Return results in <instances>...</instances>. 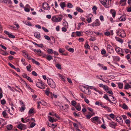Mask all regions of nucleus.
Here are the masks:
<instances>
[{"instance_id":"f257e3e1","label":"nucleus","mask_w":131,"mask_h":131,"mask_svg":"<svg viewBox=\"0 0 131 131\" xmlns=\"http://www.w3.org/2000/svg\"><path fill=\"white\" fill-rule=\"evenodd\" d=\"M102 4L106 8H108L111 6L109 4V1L111 0H99Z\"/></svg>"},{"instance_id":"f03ea898","label":"nucleus","mask_w":131,"mask_h":131,"mask_svg":"<svg viewBox=\"0 0 131 131\" xmlns=\"http://www.w3.org/2000/svg\"><path fill=\"white\" fill-rule=\"evenodd\" d=\"M115 49L116 52L119 54L121 56H124L123 49L120 48L119 47L116 46Z\"/></svg>"},{"instance_id":"7ed1b4c3","label":"nucleus","mask_w":131,"mask_h":131,"mask_svg":"<svg viewBox=\"0 0 131 131\" xmlns=\"http://www.w3.org/2000/svg\"><path fill=\"white\" fill-rule=\"evenodd\" d=\"M101 23L98 19H96L94 22L91 24V26L92 27H97L100 26Z\"/></svg>"},{"instance_id":"20e7f679","label":"nucleus","mask_w":131,"mask_h":131,"mask_svg":"<svg viewBox=\"0 0 131 131\" xmlns=\"http://www.w3.org/2000/svg\"><path fill=\"white\" fill-rule=\"evenodd\" d=\"M107 50L108 53L110 54L114 52V49L113 47L110 44L107 45Z\"/></svg>"},{"instance_id":"39448f33","label":"nucleus","mask_w":131,"mask_h":131,"mask_svg":"<svg viewBox=\"0 0 131 131\" xmlns=\"http://www.w3.org/2000/svg\"><path fill=\"white\" fill-rule=\"evenodd\" d=\"M36 85L37 87L40 89H43L45 88L43 83L41 81L37 82L36 83Z\"/></svg>"},{"instance_id":"423d86ee","label":"nucleus","mask_w":131,"mask_h":131,"mask_svg":"<svg viewBox=\"0 0 131 131\" xmlns=\"http://www.w3.org/2000/svg\"><path fill=\"white\" fill-rule=\"evenodd\" d=\"M50 86L52 88H55L56 87L55 84L53 80L50 78Z\"/></svg>"},{"instance_id":"0eeeda50","label":"nucleus","mask_w":131,"mask_h":131,"mask_svg":"<svg viewBox=\"0 0 131 131\" xmlns=\"http://www.w3.org/2000/svg\"><path fill=\"white\" fill-rule=\"evenodd\" d=\"M17 127L21 130H24L27 128V127L26 125L21 124L18 125Z\"/></svg>"},{"instance_id":"6e6552de","label":"nucleus","mask_w":131,"mask_h":131,"mask_svg":"<svg viewBox=\"0 0 131 131\" xmlns=\"http://www.w3.org/2000/svg\"><path fill=\"white\" fill-rule=\"evenodd\" d=\"M22 52L23 53V55L24 56L26 57L29 60L31 59V57L29 56L28 54L26 51L25 50H23Z\"/></svg>"},{"instance_id":"1a4fd4ad","label":"nucleus","mask_w":131,"mask_h":131,"mask_svg":"<svg viewBox=\"0 0 131 131\" xmlns=\"http://www.w3.org/2000/svg\"><path fill=\"white\" fill-rule=\"evenodd\" d=\"M116 121L120 125L123 123V120L122 118L119 117H115Z\"/></svg>"},{"instance_id":"9d476101","label":"nucleus","mask_w":131,"mask_h":131,"mask_svg":"<svg viewBox=\"0 0 131 131\" xmlns=\"http://www.w3.org/2000/svg\"><path fill=\"white\" fill-rule=\"evenodd\" d=\"M99 117L96 116L91 118V120L92 122L96 124L95 122H97L99 121Z\"/></svg>"},{"instance_id":"9b49d317","label":"nucleus","mask_w":131,"mask_h":131,"mask_svg":"<svg viewBox=\"0 0 131 131\" xmlns=\"http://www.w3.org/2000/svg\"><path fill=\"white\" fill-rule=\"evenodd\" d=\"M120 32V34L119 35V36L121 37L124 38L126 36L125 31L121 29Z\"/></svg>"},{"instance_id":"f8f14e48","label":"nucleus","mask_w":131,"mask_h":131,"mask_svg":"<svg viewBox=\"0 0 131 131\" xmlns=\"http://www.w3.org/2000/svg\"><path fill=\"white\" fill-rule=\"evenodd\" d=\"M127 0H121L119 2V4H121L122 6H124L126 5Z\"/></svg>"},{"instance_id":"ddd939ff","label":"nucleus","mask_w":131,"mask_h":131,"mask_svg":"<svg viewBox=\"0 0 131 131\" xmlns=\"http://www.w3.org/2000/svg\"><path fill=\"white\" fill-rule=\"evenodd\" d=\"M42 7L44 9L47 10L49 8V6L48 3H45L43 4Z\"/></svg>"},{"instance_id":"4468645a","label":"nucleus","mask_w":131,"mask_h":131,"mask_svg":"<svg viewBox=\"0 0 131 131\" xmlns=\"http://www.w3.org/2000/svg\"><path fill=\"white\" fill-rule=\"evenodd\" d=\"M110 13L112 14V17L114 18L115 16L116 12L113 9H111L110 11Z\"/></svg>"},{"instance_id":"2eb2a0df","label":"nucleus","mask_w":131,"mask_h":131,"mask_svg":"<svg viewBox=\"0 0 131 131\" xmlns=\"http://www.w3.org/2000/svg\"><path fill=\"white\" fill-rule=\"evenodd\" d=\"M109 125L110 127L114 129L115 128V127L117 125L116 123L113 122L109 123Z\"/></svg>"},{"instance_id":"dca6fc26","label":"nucleus","mask_w":131,"mask_h":131,"mask_svg":"<svg viewBox=\"0 0 131 131\" xmlns=\"http://www.w3.org/2000/svg\"><path fill=\"white\" fill-rule=\"evenodd\" d=\"M112 57L114 61H119L120 60V58L118 56H112Z\"/></svg>"},{"instance_id":"f3484780","label":"nucleus","mask_w":131,"mask_h":131,"mask_svg":"<svg viewBox=\"0 0 131 131\" xmlns=\"http://www.w3.org/2000/svg\"><path fill=\"white\" fill-rule=\"evenodd\" d=\"M62 19V18L61 17H58L57 18H52V20H53L55 22H58L61 21Z\"/></svg>"},{"instance_id":"a211bd4d","label":"nucleus","mask_w":131,"mask_h":131,"mask_svg":"<svg viewBox=\"0 0 131 131\" xmlns=\"http://www.w3.org/2000/svg\"><path fill=\"white\" fill-rule=\"evenodd\" d=\"M120 106L124 110H128V108L127 106L125 103H124L122 105H120Z\"/></svg>"},{"instance_id":"6ab92c4d","label":"nucleus","mask_w":131,"mask_h":131,"mask_svg":"<svg viewBox=\"0 0 131 131\" xmlns=\"http://www.w3.org/2000/svg\"><path fill=\"white\" fill-rule=\"evenodd\" d=\"M115 38L116 40L117 41L121 43H123L124 40L123 39L117 37H115Z\"/></svg>"},{"instance_id":"aec40b11","label":"nucleus","mask_w":131,"mask_h":131,"mask_svg":"<svg viewBox=\"0 0 131 131\" xmlns=\"http://www.w3.org/2000/svg\"><path fill=\"white\" fill-rule=\"evenodd\" d=\"M2 3L11 4H12V2L10 0H3Z\"/></svg>"},{"instance_id":"412c9836","label":"nucleus","mask_w":131,"mask_h":131,"mask_svg":"<svg viewBox=\"0 0 131 131\" xmlns=\"http://www.w3.org/2000/svg\"><path fill=\"white\" fill-rule=\"evenodd\" d=\"M87 86H88L87 88H86L87 90H88L89 89H93L96 92H98L97 89L95 88L93 86H90L88 85H87Z\"/></svg>"},{"instance_id":"4be33fe9","label":"nucleus","mask_w":131,"mask_h":131,"mask_svg":"<svg viewBox=\"0 0 131 131\" xmlns=\"http://www.w3.org/2000/svg\"><path fill=\"white\" fill-rule=\"evenodd\" d=\"M103 97L107 101H109L111 103H114L113 102H112L110 99L108 97L107 95L105 94H104V95L103 96Z\"/></svg>"},{"instance_id":"5701e85b","label":"nucleus","mask_w":131,"mask_h":131,"mask_svg":"<svg viewBox=\"0 0 131 131\" xmlns=\"http://www.w3.org/2000/svg\"><path fill=\"white\" fill-rule=\"evenodd\" d=\"M34 36L36 38L39 39L40 38V34L39 32H36L34 34Z\"/></svg>"},{"instance_id":"b1692460","label":"nucleus","mask_w":131,"mask_h":131,"mask_svg":"<svg viewBox=\"0 0 131 131\" xmlns=\"http://www.w3.org/2000/svg\"><path fill=\"white\" fill-rule=\"evenodd\" d=\"M119 18V21H125L126 19V17L124 16H121Z\"/></svg>"},{"instance_id":"393cba45","label":"nucleus","mask_w":131,"mask_h":131,"mask_svg":"<svg viewBox=\"0 0 131 131\" xmlns=\"http://www.w3.org/2000/svg\"><path fill=\"white\" fill-rule=\"evenodd\" d=\"M50 43H54L55 42V38L52 36H51L50 37Z\"/></svg>"},{"instance_id":"a878e982","label":"nucleus","mask_w":131,"mask_h":131,"mask_svg":"<svg viewBox=\"0 0 131 131\" xmlns=\"http://www.w3.org/2000/svg\"><path fill=\"white\" fill-rule=\"evenodd\" d=\"M89 114H90V115L89 114L87 115L86 116V118L87 119H90L91 116H93L95 114L94 113H93L92 114H91L89 112Z\"/></svg>"},{"instance_id":"bb28decb","label":"nucleus","mask_w":131,"mask_h":131,"mask_svg":"<svg viewBox=\"0 0 131 131\" xmlns=\"http://www.w3.org/2000/svg\"><path fill=\"white\" fill-rule=\"evenodd\" d=\"M60 5L63 9H64V7H66V4L64 2L61 3L60 4Z\"/></svg>"},{"instance_id":"cd10ccee","label":"nucleus","mask_w":131,"mask_h":131,"mask_svg":"<svg viewBox=\"0 0 131 131\" xmlns=\"http://www.w3.org/2000/svg\"><path fill=\"white\" fill-rule=\"evenodd\" d=\"M75 108L78 111H80L81 108L80 106V104L79 103H78L77 104V105L75 106Z\"/></svg>"},{"instance_id":"c85d7f7f","label":"nucleus","mask_w":131,"mask_h":131,"mask_svg":"<svg viewBox=\"0 0 131 131\" xmlns=\"http://www.w3.org/2000/svg\"><path fill=\"white\" fill-rule=\"evenodd\" d=\"M131 88V86L128 83H127L125 86L124 89H128Z\"/></svg>"},{"instance_id":"c756f323","label":"nucleus","mask_w":131,"mask_h":131,"mask_svg":"<svg viewBox=\"0 0 131 131\" xmlns=\"http://www.w3.org/2000/svg\"><path fill=\"white\" fill-rule=\"evenodd\" d=\"M76 10L79 12L81 13H82L84 11L82 9L80 8L79 7H77L76 8Z\"/></svg>"},{"instance_id":"7c9ffc66","label":"nucleus","mask_w":131,"mask_h":131,"mask_svg":"<svg viewBox=\"0 0 131 131\" xmlns=\"http://www.w3.org/2000/svg\"><path fill=\"white\" fill-rule=\"evenodd\" d=\"M57 121V119H54V118L50 116V122L53 123L54 122H56Z\"/></svg>"},{"instance_id":"2f4dec72","label":"nucleus","mask_w":131,"mask_h":131,"mask_svg":"<svg viewBox=\"0 0 131 131\" xmlns=\"http://www.w3.org/2000/svg\"><path fill=\"white\" fill-rule=\"evenodd\" d=\"M41 104L42 105L44 106H46L47 105V103L44 101H42L41 102H38V104Z\"/></svg>"},{"instance_id":"473e14b6","label":"nucleus","mask_w":131,"mask_h":131,"mask_svg":"<svg viewBox=\"0 0 131 131\" xmlns=\"http://www.w3.org/2000/svg\"><path fill=\"white\" fill-rule=\"evenodd\" d=\"M13 127V126L12 125H8L7 126V129L9 130H10L12 129Z\"/></svg>"},{"instance_id":"72a5a7b5","label":"nucleus","mask_w":131,"mask_h":131,"mask_svg":"<svg viewBox=\"0 0 131 131\" xmlns=\"http://www.w3.org/2000/svg\"><path fill=\"white\" fill-rule=\"evenodd\" d=\"M56 67L58 69L60 70L61 69V66L60 64L59 63H57L56 64Z\"/></svg>"},{"instance_id":"f704fd0d","label":"nucleus","mask_w":131,"mask_h":131,"mask_svg":"<svg viewBox=\"0 0 131 131\" xmlns=\"http://www.w3.org/2000/svg\"><path fill=\"white\" fill-rule=\"evenodd\" d=\"M31 68V65L29 64L26 67V68L28 71L29 72H30L31 71V70L30 69Z\"/></svg>"},{"instance_id":"c9c22d12","label":"nucleus","mask_w":131,"mask_h":131,"mask_svg":"<svg viewBox=\"0 0 131 131\" xmlns=\"http://www.w3.org/2000/svg\"><path fill=\"white\" fill-rule=\"evenodd\" d=\"M57 125V123H55L54 124H50V127H52V128H55Z\"/></svg>"},{"instance_id":"e433bc0d","label":"nucleus","mask_w":131,"mask_h":131,"mask_svg":"<svg viewBox=\"0 0 131 131\" xmlns=\"http://www.w3.org/2000/svg\"><path fill=\"white\" fill-rule=\"evenodd\" d=\"M34 108H31L30 109L29 111L28 112V114H30L33 113H34Z\"/></svg>"},{"instance_id":"4c0bfd02","label":"nucleus","mask_w":131,"mask_h":131,"mask_svg":"<svg viewBox=\"0 0 131 131\" xmlns=\"http://www.w3.org/2000/svg\"><path fill=\"white\" fill-rule=\"evenodd\" d=\"M58 75L59 77L61 78V80L62 81H65V79H64V78L63 76V75H61V74H60V73H59Z\"/></svg>"},{"instance_id":"58836bf2","label":"nucleus","mask_w":131,"mask_h":131,"mask_svg":"<svg viewBox=\"0 0 131 131\" xmlns=\"http://www.w3.org/2000/svg\"><path fill=\"white\" fill-rule=\"evenodd\" d=\"M24 22V23L26 25H27L30 26H32L31 24L29 21H25V22Z\"/></svg>"},{"instance_id":"ea45409f","label":"nucleus","mask_w":131,"mask_h":131,"mask_svg":"<svg viewBox=\"0 0 131 131\" xmlns=\"http://www.w3.org/2000/svg\"><path fill=\"white\" fill-rule=\"evenodd\" d=\"M65 50L63 49L60 48L59 49L58 51L60 53H63L64 52Z\"/></svg>"},{"instance_id":"a19ab883","label":"nucleus","mask_w":131,"mask_h":131,"mask_svg":"<svg viewBox=\"0 0 131 131\" xmlns=\"http://www.w3.org/2000/svg\"><path fill=\"white\" fill-rule=\"evenodd\" d=\"M119 88L120 89H122L123 88V85L122 83H119L118 84Z\"/></svg>"},{"instance_id":"79ce46f5","label":"nucleus","mask_w":131,"mask_h":131,"mask_svg":"<svg viewBox=\"0 0 131 131\" xmlns=\"http://www.w3.org/2000/svg\"><path fill=\"white\" fill-rule=\"evenodd\" d=\"M103 88L104 90H105V91H106L109 90V88L106 85H104Z\"/></svg>"},{"instance_id":"37998d69","label":"nucleus","mask_w":131,"mask_h":131,"mask_svg":"<svg viewBox=\"0 0 131 131\" xmlns=\"http://www.w3.org/2000/svg\"><path fill=\"white\" fill-rule=\"evenodd\" d=\"M67 7L70 8H71L73 7V5L71 3H68L67 5Z\"/></svg>"},{"instance_id":"c03bdc74","label":"nucleus","mask_w":131,"mask_h":131,"mask_svg":"<svg viewBox=\"0 0 131 131\" xmlns=\"http://www.w3.org/2000/svg\"><path fill=\"white\" fill-rule=\"evenodd\" d=\"M106 51L105 49H103L101 51V53L102 55H104L106 54Z\"/></svg>"},{"instance_id":"a18cd8bd","label":"nucleus","mask_w":131,"mask_h":131,"mask_svg":"<svg viewBox=\"0 0 131 131\" xmlns=\"http://www.w3.org/2000/svg\"><path fill=\"white\" fill-rule=\"evenodd\" d=\"M99 18L101 21L102 22L104 21V17L102 15H101L100 16Z\"/></svg>"},{"instance_id":"49530a36","label":"nucleus","mask_w":131,"mask_h":131,"mask_svg":"<svg viewBox=\"0 0 131 131\" xmlns=\"http://www.w3.org/2000/svg\"><path fill=\"white\" fill-rule=\"evenodd\" d=\"M76 35L77 36L80 37L82 35H81V32L80 31H76Z\"/></svg>"},{"instance_id":"de8ad7c7","label":"nucleus","mask_w":131,"mask_h":131,"mask_svg":"<svg viewBox=\"0 0 131 131\" xmlns=\"http://www.w3.org/2000/svg\"><path fill=\"white\" fill-rule=\"evenodd\" d=\"M109 116L111 118L114 119V118L115 117V115L111 113L109 115Z\"/></svg>"},{"instance_id":"09e8293b","label":"nucleus","mask_w":131,"mask_h":131,"mask_svg":"<svg viewBox=\"0 0 131 131\" xmlns=\"http://www.w3.org/2000/svg\"><path fill=\"white\" fill-rule=\"evenodd\" d=\"M2 51L4 52L3 53H2L1 54L4 56H7L9 54L8 53L6 52V51H4V50H2Z\"/></svg>"},{"instance_id":"8fccbe9b","label":"nucleus","mask_w":131,"mask_h":131,"mask_svg":"<svg viewBox=\"0 0 131 131\" xmlns=\"http://www.w3.org/2000/svg\"><path fill=\"white\" fill-rule=\"evenodd\" d=\"M86 91H88V92H86L85 90H84V92L85 93V94H90L91 93V91L89 89L88 90H86Z\"/></svg>"},{"instance_id":"3c124183","label":"nucleus","mask_w":131,"mask_h":131,"mask_svg":"<svg viewBox=\"0 0 131 131\" xmlns=\"http://www.w3.org/2000/svg\"><path fill=\"white\" fill-rule=\"evenodd\" d=\"M2 114L3 116L5 117L7 115V114L5 111H3V112Z\"/></svg>"},{"instance_id":"603ef678","label":"nucleus","mask_w":131,"mask_h":131,"mask_svg":"<svg viewBox=\"0 0 131 131\" xmlns=\"http://www.w3.org/2000/svg\"><path fill=\"white\" fill-rule=\"evenodd\" d=\"M1 103L2 105H4L6 104V101L5 99H3L1 101Z\"/></svg>"},{"instance_id":"864d4df0","label":"nucleus","mask_w":131,"mask_h":131,"mask_svg":"<svg viewBox=\"0 0 131 131\" xmlns=\"http://www.w3.org/2000/svg\"><path fill=\"white\" fill-rule=\"evenodd\" d=\"M71 104L74 106H75L76 104V102L74 100H73L71 101Z\"/></svg>"},{"instance_id":"5fc2aeb1","label":"nucleus","mask_w":131,"mask_h":131,"mask_svg":"<svg viewBox=\"0 0 131 131\" xmlns=\"http://www.w3.org/2000/svg\"><path fill=\"white\" fill-rule=\"evenodd\" d=\"M41 50H40L39 49L38 50H37L36 51V53H37L39 55L41 56Z\"/></svg>"},{"instance_id":"6e6d98bb","label":"nucleus","mask_w":131,"mask_h":131,"mask_svg":"<svg viewBox=\"0 0 131 131\" xmlns=\"http://www.w3.org/2000/svg\"><path fill=\"white\" fill-rule=\"evenodd\" d=\"M87 43H88L87 42ZM84 46L86 49H90V48L89 45L88 44L85 45Z\"/></svg>"},{"instance_id":"4d7b16f0","label":"nucleus","mask_w":131,"mask_h":131,"mask_svg":"<svg viewBox=\"0 0 131 131\" xmlns=\"http://www.w3.org/2000/svg\"><path fill=\"white\" fill-rule=\"evenodd\" d=\"M86 20L87 21L88 23H90L92 21L91 19V17H89L87 18L86 19Z\"/></svg>"},{"instance_id":"13d9d810","label":"nucleus","mask_w":131,"mask_h":131,"mask_svg":"<svg viewBox=\"0 0 131 131\" xmlns=\"http://www.w3.org/2000/svg\"><path fill=\"white\" fill-rule=\"evenodd\" d=\"M108 112H112V111L111 110V108L107 106L106 107V108H105V109Z\"/></svg>"},{"instance_id":"bf43d9fd","label":"nucleus","mask_w":131,"mask_h":131,"mask_svg":"<svg viewBox=\"0 0 131 131\" xmlns=\"http://www.w3.org/2000/svg\"><path fill=\"white\" fill-rule=\"evenodd\" d=\"M68 50L69 52H73L74 51V49L73 48H70L69 49H68Z\"/></svg>"},{"instance_id":"052dcab7","label":"nucleus","mask_w":131,"mask_h":131,"mask_svg":"<svg viewBox=\"0 0 131 131\" xmlns=\"http://www.w3.org/2000/svg\"><path fill=\"white\" fill-rule=\"evenodd\" d=\"M73 126L76 129H77L78 128V126L77 124L74 123H73Z\"/></svg>"},{"instance_id":"680f3d73","label":"nucleus","mask_w":131,"mask_h":131,"mask_svg":"<svg viewBox=\"0 0 131 131\" xmlns=\"http://www.w3.org/2000/svg\"><path fill=\"white\" fill-rule=\"evenodd\" d=\"M36 124L35 123L32 122L31 124L30 125V128H32Z\"/></svg>"},{"instance_id":"e2e57ef3","label":"nucleus","mask_w":131,"mask_h":131,"mask_svg":"<svg viewBox=\"0 0 131 131\" xmlns=\"http://www.w3.org/2000/svg\"><path fill=\"white\" fill-rule=\"evenodd\" d=\"M76 32H72L71 34V37H76Z\"/></svg>"},{"instance_id":"0e129e2a","label":"nucleus","mask_w":131,"mask_h":131,"mask_svg":"<svg viewBox=\"0 0 131 131\" xmlns=\"http://www.w3.org/2000/svg\"><path fill=\"white\" fill-rule=\"evenodd\" d=\"M63 25L64 27H66L68 26V24L67 22H63Z\"/></svg>"},{"instance_id":"69168bd1","label":"nucleus","mask_w":131,"mask_h":131,"mask_svg":"<svg viewBox=\"0 0 131 131\" xmlns=\"http://www.w3.org/2000/svg\"><path fill=\"white\" fill-rule=\"evenodd\" d=\"M104 34L106 36H108L110 35V33L109 31H106L104 32Z\"/></svg>"},{"instance_id":"338daca9","label":"nucleus","mask_w":131,"mask_h":131,"mask_svg":"<svg viewBox=\"0 0 131 131\" xmlns=\"http://www.w3.org/2000/svg\"><path fill=\"white\" fill-rule=\"evenodd\" d=\"M130 121L128 119H126L125 121V122L127 125H128V124H129L130 123Z\"/></svg>"},{"instance_id":"774afa93","label":"nucleus","mask_w":131,"mask_h":131,"mask_svg":"<svg viewBox=\"0 0 131 131\" xmlns=\"http://www.w3.org/2000/svg\"><path fill=\"white\" fill-rule=\"evenodd\" d=\"M25 109V106H22L20 108V110L21 111L23 112Z\"/></svg>"}]
</instances>
